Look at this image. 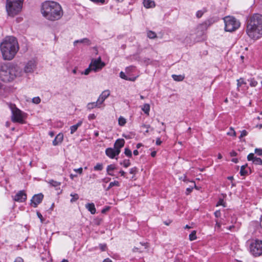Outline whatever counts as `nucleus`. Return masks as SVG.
<instances>
[{
	"instance_id": "nucleus-1",
	"label": "nucleus",
	"mask_w": 262,
	"mask_h": 262,
	"mask_svg": "<svg viewBox=\"0 0 262 262\" xmlns=\"http://www.w3.org/2000/svg\"><path fill=\"white\" fill-rule=\"evenodd\" d=\"M0 50L5 60H12L19 50L16 38L13 36H7L0 44Z\"/></svg>"
},
{
	"instance_id": "nucleus-2",
	"label": "nucleus",
	"mask_w": 262,
	"mask_h": 262,
	"mask_svg": "<svg viewBox=\"0 0 262 262\" xmlns=\"http://www.w3.org/2000/svg\"><path fill=\"white\" fill-rule=\"evenodd\" d=\"M41 13L48 20L55 21L60 19L63 14L61 6L53 1H47L42 5Z\"/></svg>"
},
{
	"instance_id": "nucleus-3",
	"label": "nucleus",
	"mask_w": 262,
	"mask_h": 262,
	"mask_svg": "<svg viewBox=\"0 0 262 262\" xmlns=\"http://www.w3.org/2000/svg\"><path fill=\"white\" fill-rule=\"evenodd\" d=\"M246 33L252 39L257 40L262 36V15L254 14L248 20Z\"/></svg>"
},
{
	"instance_id": "nucleus-4",
	"label": "nucleus",
	"mask_w": 262,
	"mask_h": 262,
	"mask_svg": "<svg viewBox=\"0 0 262 262\" xmlns=\"http://www.w3.org/2000/svg\"><path fill=\"white\" fill-rule=\"evenodd\" d=\"M24 0H7L6 10L8 15L13 17L19 13L22 8Z\"/></svg>"
},
{
	"instance_id": "nucleus-5",
	"label": "nucleus",
	"mask_w": 262,
	"mask_h": 262,
	"mask_svg": "<svg viewBox=\"0 0 262 262\" xmlns=\"http://www.w3.org/2000/svg\"><path fill=\"white\" fill-rule=\"evenodd\" d=\"M9 106L12 113V121L14 123H19L20 124L25 123L27 114L16 107V105L14 104L10 103L9 104Z\"/></svg>"
},
{
	"instance_id": "nucleus-6",
	"label": "nucleus",
	"mask_w": 262,
	"mask_h": 262,
	"mask_svg": "<svg viewBox=\"0 0 262 262\" xmlns=\"http://www.w3.org/2000/svg\"><path fill=\"white\" fill-rule=\"evenodd\" d=\"M225 30L227 32H233L237 30L241 25L240 22L233 16H228L224 18Z\"/></svg>"
},
{
	"instance_id": "nucleus-7",
	"label": "nucleus",
	"mask_w": 262,
	"mask_h": 262,
	"mask_svg": "<svg viewBox=\"0 0 262 262\" xmlns=\"http://www.w3.org/2000/svg\"><path fill=\"white\" fill-rule=\"evenodd\" d=\"M13 76L11 67L6 64H2L0 66V79L4 82H10L13 80Z\"/></svg>"
},
{
	"instance_id": "nucleus-8",
	"label": "nucleus",
	"mask_w": 262,
	"mask_h": 262,
	"mask_svg": "<svg viewBox=\"0 0 262 262\" xmlns=\"http://www.w3.org/2000/svg\"><path fill=\"white\" fill-rule=\"evenodd\" d=\"M250 253L255 256L262 254V241L252 239L250 244Z\"/></svg>"
},
{
	"instance_id": "nucleus-9",
	"label": "nucleus",
	"mask_w": 262,
	"mask_h": 262,
	"mask_svg": "<svg viewBox=\"0 0 262 262\" xmlns=\"http://www.w3.org/2000/svg\"><path fill=\"white\" fill-rule=\"evenodd\" d=\"M104 62L101 61V58L98 59H93L90 64L92 70L94 72H97L101 70L105 66Z\"/></svg>"
},
{
	"instance_id": "nucleus-10",
	"label": "nucleus",
	"mask_w": 262,
	"mask_h": 262,
	"mask_svg": "<svg viewBox=\"0 0 262 262\" xmlns=\"http://www.w3.org/2000/svg\"><path fill=\"white\" fill-rule=\"evenodd\" d=\"M36 67V62L34 60L29 61L24 67V72L26 73H32Z\"/></svg>"
},
{
	"instance_id": "nucleus-11",
	"label": "nucleus",
	"mask_w": 262,
	"mask_h": 262,
	"mask_svg": "<svg viewBox=\"0 0 262 262\" xmlns=\"http://www.w3.org/2000/svg\"><path fill=\"white\" fill-rule=\"evenodd\" d=\"M43 198V195L42 193L35 194L31 200V205L35 208L41 202Z\"/></svg>"
},
{
	"instance_id": "nucleus-12",
	"label": "nucleus",
	"mask_w": 262,
	"mask_h": 262,
	"mask_svg": "<svg viewBox=\"0 0 262 262\" xmlns=\"http://www.w3.org/2000/svg\"><path fill=\"white\" fill-rule=\"evenodd\" d=\"M27 200V194L24 190L19 191L14 198L16 202H23Z\"/></svg>"
},
{
	"instance_id": "nucleus-13",
	"label": "nucleus",
	"mask_w": 262,
	"mask_h": 262,
	"mask_svg": "<svg viewBox=\"0 0 262 262\" xmlns=\"http://www.w3.org/2000/svg\"><path fill=\"white\" fill-rule=\"evenodd\" d=\"M120 152V150L115 149L113 148H107L105 150L106 155L110 158L113 159L116 156H118Z\"/></svg>"
},
{
	"instance_id": "nucleus-14",
	"label": "nucleus",
	"mask_w": 262,
	"mask_h": 262,
	"mask_svg": "<svg viewBox=\"0 0 262 262\" xmlns=\"http://www.w3.org/2000/svg\"><path fill=\"white\" fill-rule=\"evenodd\" d=\"M11 70L12 74L13 75V80L16 77H20L22 76L24 72L22 71V69L17 66L11 67Z\"/></svg>"
},
{
	"instance_id": "nucleus-15",
	"label": "nucleus",
	"mask_w": 262,
	"mask_h": 262,
	"mask_svg": "<svg viewBox=\"0 0 262 262\" xmlns=\"http://www.w3.org/2000/svg\"><path fill=\"white\" fill-rule=\"evenodd\" d=\"M248 161H252L253 163L256 165H262V160L254 156V154L251 153L247 156Z\"/></svg>"
},
{
	"instance_id": "nucleus-16",
	"label": "nucleus",
	"mask_w": 262,
	"mask_h": 262,
	"mask_svg": "<svg viewBox=\"0 0 262 262\" xmlns=\"http://www.w3.org/2000/svg\"><path fill=\"white\" fill-rule=\"evenodd\" d=\"M110 92L109 90L104 91L99 96L97 101L99 104H101L104 101L110 96Z\"/></svg>"
},
{
	"instance_id": "nucleus-17",
	"label": "nucleus",
	"mask_w": 262,
	"mask_h": 262,
	"mask_svg": "<svg viewBox=\"0 0 262 262\" xmlns=\"http://www.w3.org/2000/svg\"><path fill=\"white\" fill-rule=\"evenodd\" d=\"M125 141L123 139H117L114 144V148L120 150V149L124 146Z\"/></svg>"
},
{
	"instance_id": "nucleus-18",
	"label": "nucleus",
	"mask_w": 262,
	"mask_h": 262,
	"mask_svg": "<svg viewBox=\"0 0 262 262\" xmlns=\"http://www.w3.org/2000/svg\"><path fill=\"white\" fill-rule=\"evenodd\" d=\"M63 136L61 134L57 135L54 140L53 141V144L54 146L57 145L59 143H61L63 140Z\"/></svg>"
},
{
	"instance_id": "nucleus-19",
	"label": "nucleus",
	"mask_w": 262,
	"mask_h": 262,
	"mask_svg": "<svg viewBox=\"0 0 262 262\" xmlns=\"http://www.w3.org/2000/svg\"><path fill=\"white\" fill-rule=\"evenodd\" d=\"M85 207L92 214L96 213V208L94 203H88L85 205Z\"/></svg>"
},
{
	"instance_id": "nucleus-20",
	"label": "nucleus",
	"mask_w": 262,
	"mask_h": 262,
	"mask_svg": "<svg viewBox=\"0 0 262 262\" xmlns=\"http://www.w3.org/2000/svg\"><path fill=\"white\" fill-rule=\"evenodd\" d=\"M143 4L144 7L146 8H152L155 6V2L151 0H144Z\"/></svg>"
},
{
	"instance_id": "nucleus-21",
	"label": "nucleus",
	"mask_w": 262,
	"mask_h": 262,
	"mask_svg": "<svg viewBox=\"0 0 262 262\" xmlns=\"http://www.w3.org/2000/svg\"><path fill=\"white\" fill-rule=\"evenodd\" d=\"M82 121H79L76 124L72 125L70 127L71 134H73L77 129L78 127L81 125Z\"/></svg>"
},
{
	"instance_id": "nucleus-22",
	"label": "nucleus",
	"mask_w": 262,
	"mask_h": 262,
	"mask_svg": "<svg viewBox=\"0 0 262 262\" xmlns=\"http://www.w3.org/2000/svg\"><path fill=\"white\" fill-rule=\"evenodd\" d=\"M116 169V167L113 164H111L108 166H107L106 170L107 172V173L110 176H114V174L112 173V171H113L114 169Z\"/></svg>"
},
{
	"instance_id": "nucleus-23",
	"label": "nucleus",
	"mask_w": 262,
	"mask_h": 262,
	"mask_svg": "<svg viewBox=\"0 0 262 262\" xmlns=\"http://www.w3.org/2000/svg\"><path fill=\"white\" fill-rule=\"evenodd\" d=\"M100 104L98 103V101L94 102H91L88 104L87 107L89 110L93 109L96 107H99Z\"/></svg>"
},
{
	"instance_id": "nucleus-24",
	"label": "nucleus",
	"mask_w": 262,
	"mask_h": 262,
	"mask_svg": "<svg viewBox=\"0 0 262 262\" xmlns=\"http://www.w3.org/2000/svg\"><path fill=\"white\" fill-rule=\"evenodd\" d=\"M142 110L147 115H149L150 110V105L148 104H144L142 107Z\"/></svg>"
},
{
	"instance_id": "nucleus-25",
	"label": "nucleus",
	"mask_w": 262,
	"mask_h": 262,
	"mask_svg": "<svg viewBox=\"0 0 262 262\" xmlns=\"http://www.w3.org/2000/svg\"><path fill=\"white\" fill-rule=\"evenodd\" d=\"M78 42L86 43L88 45H90L91 44L90 40L86 38L80 40H76L74 41V45H75L76 43Z\"/></svg>"
},
{
	"instance_id": "nucleus-26",
	"label": "nucleus",
	"mask_w": 262,
	"mask_h": 262,
	"mask_svg": "<svg viewBox=\"0 0 262 262\" xmlns=\"http://www.w3.org/2000/svg\"><path fill=\"white\" fill-rule=\"evenodd\" d=\"M52 186L54 187H57L61 185V183L54 181L53 180H51L48 182Z\"/></svg>"
},
{
	"instance_id": "nucleus-27",
	"label": "nucleus",
	"mask_w": 262,
	"mask_h": 262,
	"mask_svg": "<svg viewBox=\"0 0 262 262\" xmlns=\"http://www.w3.org/2000/svg\"><path fill=\"white\" fill-rule=\"evenodd\" d=\"M172 77L174 80L178 81H182L184 78V76L183 75H172Z\"/></svg>"
},
{
	"instance_id": "nucleus-28",
	"label": "nucleus",
	"mask_w": 262,
	"mask_h": 262,
	"mask_svg": "<svg viewBox=\"0 0 262 262\" xmlns=\"http://www.w3.org/2000/svg\"><path fill=\"white\" fill-rule=\"evenodd\" d=\"M189 239L190 241H192L196 239V231L193 230L189 235Z\"/></svg>"
},
{
	"instance_id": "nucleus-29",
	"label": "nucleus",
	"mask_w": 262,
	"mask_h": 262,
	"mask_svg": "<svg viewBox=\"0 0 262 262\" xmlns=\"http://www.w3.org/2000/svg\"><path fill=\"white\" fill-rule=\"evenodd\" d=\"M120 183L117 181H115L114 182H112L110 183L108 187L107 188V190H109L112 187L116 186H119Z\"/></svg>"
},
{
	"instance_id": "nucleus-30",
	"label": "nucleus",
	"mask_w": 262,
	"mask_h": 262,
	"mask_svg": "<svg viewBox=\"0 0 262 262\" xmlns=\"http://www.w3.org/2000/svg\"><path fill=\"white\" fill-rule=\"evenodd\" d=\"M103 169V165L101 163H97L94 167V169L96 171H101Z\"/></svg>"
},
{
	"instance_id": "nucleus-31",
	"label": "nucleus",
	"mask_w": 262,
	"mask_h": 262,
	"mask_svg": "<svg viewBox=\"0 0 262 262\" xmlns=\"http://www.w3.org/2000/svg\"><path fill=\"white\" fill-rule=\"evenodd\" d=\"M147 36L150 39H154L157 37V35L155 32L149 31L147 32Z\"/></svg>"
},
{
	"instance_id": "nucleus-32",
	"label": "nucleus",
	"mask_w": 262,
	"mask_h": 262,
	"mask_svg": "<svg viewBox=\"0 0 262 262\" xmlns=\"http://www.w3.org/2000/svg\"><path fill=\"white\" fill-rule=\"evenodd\" d=\"M71 196L72 197L71 200V202L72 203L76 201L79 199V195L77 193H71Z\"/></svg>"
},
{
	"instance_id": "nucleus-33",
	"label": "nucleus",
	"mask_w": 262,
	"mask_h": 262,
	"mask_svg": "<svg viewBox=\"0 0 262 262\" xmlns=\"http://www.w3.org/2000/svg\"><path fill=\"white\" fill-rule=\"evenodd\" d=\"M126 119L122 117H120L118 119V123L120 126H123L126 123Z\"/></svg>"
},
{
	"instance_id": "nucleus-34",
	"label": "nucleus",
	"mask_w": 262,
	"mask_h": 262,
	"mask_svg": "<svg viewBox=\"0 0 262 262\" xmlns=\"http://www.w3.org/2000/svg\"><path fill=\"white\" fill-rule=\"evenodd\" d=\"M121 165H122L124 167L127 168L130 165V163L129 160H124L122 162L120 163Z\"/></svg>"
},
{
	"instance_id": "nucleus-35",
	"label": "nucleus",
	"mask_w": 262,
	"mask_h": 262,
	"mask_svg": "<svg viewBox=\"0 0 262 262\" xmlns=\"http://www.w3.org/2000/svg\"><path fill=\"white\" fill-rule=\"evenodd\" d=\"M247 166V164H246L245 165H243L241 166V170H240V174L241 176H245L247 173V171L245 170V168Z\"/></svg>"
},
{
	"instance_id": "nucleus-36",
	"label": "nucleus",
	"mask_w": 262,
	"mask_h": 262,
	"mask_svg": "<svg viewBox=\"0 0 262 262\" xmlns=\"http://www.w3.org/2000/svg\"><path fill=\"white\" fill-rule=\"evenodd\" d=\"M124 154L128 157H131L132 156V151L128 148H125Z\"/></svg>"
},
{
	"instance_id": "nucleus-37",
	"label": "nucleus",
	"mask_w": 262,
	"mask_h": 262,
	"mask_svg": "<svg viewBox=\"0 0 262 262\" xmlns=\"http://www.w3.org/2000/svg\"><path fill=\"white\" fill-rule=\"evenodd\" d=\"M237 89H239V88L241 86L242 84H246V82L244 81L243 78H240L239 79H238L237 80Z\"/></svg>"
},
{
	"instance_id": "nucleus-38",
	"label": "nucleus",
	"mask_w": 262,
	"mask_h": 262,
	"mask_svg": "<svg viewBox=\"0 0 262 262\" xmlns=\"http://www.w3.org/2000/svg\"><path fill=\"white\" fill-rule=\"evenodd\" d=\"M227 135L231 136H236V132L232 127H230V131L227 133Z\"/></svg>"
},
{
	"instance_id": "nucleus-39",
	"label": "nucleus",
	"mask_w": 262,
	"mask_h": 262,
	"mask_svg": "<svg viewBox=\"0 0 262 262\" xmlns=\"http://www.w3.org/2000/svg\"><path fill=\"white\" fill-rule=\"evenodd\" d=\"M257 84V82L254 79H251L250 81V85L251 86H256Z\"/></svg>"
},
{
	"instance_id": "nucleus-40",
	"label": "nucleus",
	"mask_w": 262,
	"mask_h": 262,
	"mask_svg": "<svg viewBox=\"0 0 262 262\" xmlns=\"http://www.w3.org/2000/svg\"><path fill=\"white\" fill-rule=\"evenodd\" d=\"M93 71L92 68H91L90 66L89 65V67L88 68H87L84 72H82L81 74H84L85 75H88L91 71Z\"/></svg>"
},
{
	"instance_id": "nucleus-41",
	"label": "nucleus",
	"mask_w": 262,
	"mask_h": 262,
	"mask_svg": "<svg viewBox=\"0 0 262 262\" xmlns=\"http://www.w3.org/2000/svg\"><path fill=\"white\" fill-rule=\"evenodd\" d=\"M32 102L35 104H38L40 102V99L38 97H34L32 99Z\"/></svg>"
},
{
	"instance_id": "nucleus-42",
	"label": "nucleus",
	"mask_w": 262,
	"mask_h": 262,
	"mask_svg": "<svg viewBox=\"0 0 262 262\" xmlns=\"http://www.w3.org/2000/svg\"><path fill=\"white\" fill-rule=\"evenodd\" d=\"M120 77L122 78V79H125V80H128V78L126 76V75L125 74V73L123 72H121L120 73Z\"/></svg>"
},
{
	"instance_id": "nucleus-43",
	"label": "nucleus",
	"mask_w": 262,
	"mask_h": 262,
	"mask_svg": "<svg viewBox=\"0 0 262 262\" xmlns=\"http://www.w3.org/2000/svg\"><path fill=\"white\" fill-rule=\"evenodd\" d=\"M141 127L147 128V130H145V133H148L149 132L148 129L150 128V126L149 125H146L143 124L141 125Z\"/></svg>"
},
{
	"instance_id": "nucleus-44",
	"label": "nucleus",
	"mask_w": 262,
	"mask_h": 262,
	"mask_svg": "<svg viewBox=\"0 0 262 262\" xmlns=\"http://www.w3.org/2000/svg\"><path fill=\"white\" fill-rule=\"evenodd\" d=\"M255 153L258 156H262V149L256 148L255 149Z\"/></svg>"
},
{
	"instance_id": "nucleus-45",
	"label": "nucleus",
	"mask_w": 262,
	"mask_h": 262,
	"mask_svg": "<svg viewBox=\"0 0 262 262\" xmlns=\"http://www.w3.org/2000/svg\"><path fill=\"white\" fill-rule=\"evenodd\" d=\"M137 171V168L136 167H133L130 169L129 173L131 174H135Z\"/></svg>"
},
{
	"instance_id": "nucleus-46",
	"label": "nucleus",
	"mask_w": 262,
	"mask_h": 262,
	"mask_svg": "<svg viewBox=\"0 0 262 262\" xmlns=\"http://www.w3.org/2000/svg\"><path fill=\"white\" fill-rule=\"evenodd\" d=\"M133 252H138V251H139V252H143V250H142V249L140 248V247H134V248H133Z\"/></svg>"
},
{
	"instance_id": "nucleus-47",
	"label": "nucleus",
	"mask_w": 262,
	"mask_h": 262,
	"mask_svg": "<svg viewBox=\"0 0 262 262\" xmlns=\"http://www.w3.org/2000/svg\"><path fill=\"white\" fill-rule=\"evenodd\" d=\"M248 133L246 130H243L241 133V135L239 136V138H242L243 137L246 136L247 135Z\"/></svg>"
},
{
	"instance_id": "nucleus-48",
	"label": "nucleus",
	"mask_w": 262,
	"mask_h": 262,
	"mask_svg": "<svg viewBox=\"0 0 262 262\" xmlns=\"http://www.w3.org/2000/svg\"><path fill=\"white\" fill-rule=\"evenodd\" d=\"M134 68H135V67L133 66H130V67H127L126 68V72L127 73L131 72L134 70Z\"/></svg>"
},
{
	"instance_id": "nucleus-49",
	"label": "nucleus",
	"mask_w": 262,
	"mask_h": 262,
	"mask_svg": "<svg viewBox=\"0 0 262 262\" xmlns=\"http://www.w3.org/2000/svg\"><path fill=\"white\" fill-rule=\"evenodd\" d=\"M219 205H223L224 207H225V204H224V201H223V200H222V199H220V200L219 201V202H217V203L216 206H219Z\"/></svg>"
},
{
	"instance_id": "nucleus-50",
	"label": "nucleus",
	"mask_w": 262,
	"mask_h": 262,
	"mask_svg": "<svg viewBox=\"0 0 262 262\" xmlns=\"http://www.w3.org/2000/svg\"><path fill=\"white\" fill-rule=\"evenodd\" d=\"M100 249L103 251H105L106 248V245L105 244H100L99 245Z\"/></svg>"
},
{
	"instance_id": "nucleus-51",
	"label": "nucleus",
	"mask_w": 262,
	"mask_h": 262,
	"mask_svg": "<svg viewBox=\"0 0 262 262\" xmlns=\"http://www.w3.org/2000/svg\"><path fill=\"white\" fill-rule=\"evenodd\" d=\"M203 14V12L202 11H198L196 12V15L197 17L200 18L201 17H202Z\"/></svg>"
},
{
	"instance_id": "nucleus-52",
	"label": "nucleus",
	"mask_w": 262,
	"mask_h": 262,
	"mask_svg": "<svg viewBox=\"0 0 262 262\" xmlns=\"http://www.w3.org/2000/svg\"><path fill=\"white\" fill-rule=\"evenodd\" d=\"M37 215L38 217L40 219L41 222L43 223L44 220L41 213L38 212H37Z\"/></svg>"
},
{
	"instance_id": "nucleus-53",
	"label": "nucleus",
	"mask_w": 262,
	"mask_h": 262,
	"mask_svg": "<svg viewBox=\"0 0 262 262\" xmlns=\"http://www.w3.org/2000/svg\"><path fill=\"white\" fill-rule=\"evenodd\" d=\"M74 170L78 173H79V174H81L82 173V168L80 167V168H79L78 169H74Z\"/></svg>"
},
{
	"instance_id": "nucleus-54",
	"label": "nucleus",
	"mask_w": 262,
	"mask_h": 262,
	"mask_svg": "<svg viewBox=\"0 0 262 262\" xmlns=\"http://www.w3.org/2000/svg\"><path fill=\"white\" fill-rule=\"evenodd\" d=\"M221 212L219 210H217V211H216L215 212H214V215L216 217H219L221 216Z\"/></svg>"
},
{
	"instance_id": "nucleus-55",
	"label": "nucleus",
	"mask_w": 262,
	"mask_h": 262,
	"mask_svg": "<svg viewBox=\"0 0 262 262\" xmlns=\"http://www.w3.org/2000/svg\"><path fill=\"white\" fill-rule=\"evenodd\" d=\"M88 118L89 120L94 119L96 118V116L95 114H92L89 115Z\"/></svg>"
},
{
	"instance_id": "nucleus-56",
	"label": "nucleus",
	"mask_w": 262,
	"mask_h": 262,
	"mask_svg": "<svg viewBox=\"0 0 262 262\" xmlns=\"http://www.w3.org/2000/svg\"><path fill=\"white\" fill-rule=\"evenodd\" d=\"M192 189H193L192 187L187 188L186 189V194L187 195L189 194L192 191Z\"/></svg>"
},
{
	"instance_id": "nucleus-57",
	"label": "nucleus",
	"mask_w": 262,
	"mask_h": 262,
	"mask_svg": "<svg viewBox=\"0 0 262 262\" xmlns=\"http://www.w3.org/2000/svg\"><path fill=\"white\" fill-rule=\"evenodd\" d=\"M110 207H106L104 208H103L102 210H101V212L102 213H105L106 211H107L109 209H110Z\"/></svg>"
},
{
	"instance_id": "nucleus-58",
	"label": "nucleus",
	"mask_w": 262,
	"mask_h": 262,
	"mask_svg": "<svg viewBox=\"0 0 262 262\" xmlns=\"http://www.w3.org/2000/svg\"><path fill=\"white\" fill-rule=\"evenodd\" d=\"M14 262H24V260L21 257H17L15 260L14 261Z\"/></svg>"
},
{
	"instance_id": "nucleus-59",
	"label": "nucleus",
	"mask_w": 262,
	"mask_h": 262,
	"mask_svg": "<svg viewBox=\"0 0 262 262\" xmlns=\"http://www.w3.org/2000/svg\"><path fill=\"white\" fill-rule=\"evenodd\" d=\"M162 143V141H161L160 138H157L156 140V144L157 145H160Z\"/></svg>"
},
{
	"instance_id": "nucleus-60",
	"label": "nucleus",
	"mask_w": 262,
	"mask_h": 262,
	"mask_svg": "<svg viewBox=\"0 0 262 262\" xmlns=\"http://www.w3.org/2000/svg\"><path fill=\"white\" fill-rule=\"evenodd\" d=\"M140 244L141 246H144V249H147V247H148L147 243H143H143H140Z\"/></svg>"
},
{
	"instance_id": "nucleus-61",
	"label": "nucleus",
	"mask_w": 262,
	"mask_h": 262,
	"mask_svg": "<svg viewBox=\"0 0 262 262\" xmlns=\"http://www.w3.org/2000/svg\"><path fill=\"white\" fill-rule=\"evenodd\" d=\"M230 154L231 157H234L237 155V153L235 151H232Z\"/></svg>"
},
{
	"instance_id": "nucleus-62",
	"label": "nucleus",
	"mask_w": 262,
	"mask_h": 262,
	"mask_svg": "<svg viewBox=\"0 0 262 262\" xmlns=\"http://www.w3.org/2000/svg\"><path fill=\"white\" fill-rule=\"evenodd\" d=\"M221 226V224L219 222H218L217 221H216V224H215V228L217 227L218 228H220Z\"/></svg>"
},
{
	"instance_id": "nucleus-63",
	"label": "nucleus",
	"mask_w": 262,
	"mask_h": 262,
	"mask_svg": "<svg viewBox=\"0 0 262 262\" xmlns=\"http://www.w3.org/2000/svg\"><path fill=\"white\" fill-rule=\"evenodd\" d=\"M186 176L185 175H184V176L182 177L180 179L181 180H182L184 182H186L187 180V179H186Z\"/></svg>"
},
{
	"instance_id": "nucleus-64",
	"label": "nucleus",
	"mask_w": 262,
	"mask_h": 262,
	"mask_svg": "<svg viewBox=\"0 0 262 262\" xmlns=\"http://www.w3.org/2000/svg\"><path fill=\"white\" fill-rule=\"evenodd\" d=\"M103 262H112V261L111 259H110V258H106V259H104Z\"/></svg>"
}]
</instances>
